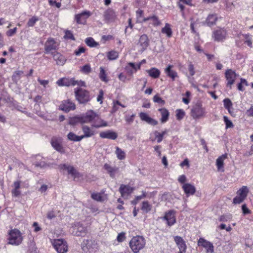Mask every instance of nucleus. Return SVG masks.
Returning a JSON list of instances; mask_svg holds the SVG:
<instances>
[{"label": "nucleus", "instance_id": "27", "mask_svg": "<svg viewBox=\"0 0 253 253\" xmlns=\"http://www.w3.org/2000/svg\"><path fill=\"white\" fill-rule=\"evenodd\" d=\"M138 43L141 47L142 51L146 50L149 45V40L147 35L146 34L141 35L139 38Z\"/></svg>", "mask_w": 253, "mask_h": 253}, {"label": "nucleus", "instance_id": "2", "mask_svg": "<svg viewBox=\"0 0 253 253\" xmlns=\"http://www.w3.org/2000/svg\"><path fill=\"white\" fill-rule=\"evenodd\" d=\"M75 95L76 100L80 104H85L89 102L92 98L88 90L81 87H77L75 89Z\"/></svg>", "mask_w": 253, "mask_h": 253}, {"label": "nucleus", "instance_id": "26", "mask_svg": "<svg viewBox=\"0 0 253 253\" xmlns=\"http://www.w3.org/2000/svg\"><path fill=\"white\" fill-rule=\"evenodd\" d=\"M99 136L102 138L115 140L118 137V134L112 130H108L100 132Z\"/></svg>", "mask_w": 253, "mask_h": 253}, {"label": "nucleus", "instance_id": "24", "mask_svg": "<svg viewBox=\"0 0 253 253\" xmlns=\"http://www.w3.org/2000/svg\"><path fill=\"white\" fill-rule=\"evenodd\" d=\"M133 190L134 188L128 185L121 184L119 188V192L123 197L129 195Z\"/></svg>", "mask_w": 253, "mask_h": 253}, {"label": "nucleus", "instance_id": "6", "mask_svg": "<svg viewBox=\"0 0 253 253\" xmlns=\"http://www.w3.org/2000/svg\"><path fill=\"white\" fill-rule=\"evenodd\" d=\"M239 76V74L236 73L235 71L232 69H227L225 72V77L227 83L226 86L230 89L232 88L233 84L235 83L236 79Z\"/></svg>", "mask_w": 253, "mask_h": 253}, {"label": "nucleus", "instance_id": "44", "mask_svg": "<svg viewBox=\"0 0 253 253\" xmlns=\"http://www.w3.org/2000/svg\"><path fill=\"white\" fill-rule=\"evenodd\" d=\"M107 57L110 60L117 59L119 57V53L115 50H111L107 53Z\"/></svg>", "mask_w": 253, "mask_h": 253}, {"label": "nucleus", "instance_id": "36", "mask_svg": "<svg viewBox=\"0 0 253 253\" xmlns=\"http://www.w3.org/2000/svg\"><path fill=\"white\" fill-rule=\"evenodd\" d=\"M162 33L167 35L168 38L172 36V32L170 28V25L169 23H166L164 27L162 29Z\"/></svg>", "mask_w": 253, "mask_h": 253}, {"label": "nucleus", "instance_id": "47", "mask_svg": "<svg viewBox=\"0 0 253 253\" xmlns=\"http://www.w3.org/2000/svg\"><path fill=\"white\" fill-rule=\"evenodd\" d=\"M135 116L136 115L135 114H132L131 115L126 114L125 115V121L127 124L130 125L133 122Z\"/></svg>", "mask_w": 253, "mask_h": 253}, {"label": "nucleus", "instance_id": "19", "mask_svg": "<svg viewBox=\"0 0 253 253\" xmlns=\"http://www.w3.org/2000/svg\"><path fill=\"white\" fill-rule=\"evenodd\" d=\"M104 21L106 23H111L115 21L116 18L115 12L112 9H107L103 14Z\"/></svg>", "mask_w": 253, "mask_h": 253}, {"label": "nucleus", "instance_id": "41", "mask_svg": "<svg viewBox=\"0 0 253 253\" xmlns=\"http://www.w3.org/2000/svg\"><path fill=\"white\" fill-rule=\"evenodd\" d=\"M249 84L247 80L244 78L240 79V82L237 84V89L239 91H244L245 90L244 86H248Z\"/></svg>", "mask_w": 253, "mask_h": 253}, {"label": "nucleus", "instance_id": "16", "mask_svg": "<svg viewBox=\"0 0 253 253\" xmlns=\"http://www.w3.org/2000/svg\"><path fill=\"white\" fill-rule=\"evenodd\" d=\"M174 241L179 249V253H185L187 246L186 245V242L184 240V239L180 236H175L174 237Z\"/></svg>", "mask_w": 253, "mask_h": 253}, {"label": "nucleus", "instance_id": "61", "mask_svg": "<svg viewBox=\"0 0 253 253\" xmlns=\"http://www.w3.org/2000/svg\"><path fill=\"white\" fill-rule=\"evenodd\" d=\"M245 199L238 195L236 196L233 200L234 204H239L243 202Z\"/></svg>", "mask_w": 253, "mask_h": 253}, {"label": "nucleus", "instance_id": "64", "mask_svg": "<svg viewBox=\"0 0 253 253\" xmlns=\"http://www.w3.org/2000/svg\"><path fill=\"white\" fill-rule=\"evenodd\" d=\"M17 30L16 27L10 29L6 32V34L8 37H12L16 33Z\"/></svg>", "mask_w": 253, "mask_h": 253}, {"label": "nucleus", "instance_id": "7", "mask_svg": "<svg viewBox=\"0 0 253 253\" xmlns=\"http://www.w3.org/2000/svg\"><path fill=\"white\" fill-rule=\"evenodd\" d=\"M52 245L58 253H66L68 251L67 243L63 239H54Z\"/></svg>", "mask_w": 253, "mask_h": 253}, {"label": "nucleus", "instance_id": "1", "mask_svg": "<svg viewBox=\"0 0 253 253\" xmlns=\"http://www.w3.org/2000/svg\"><path fill=\"white\" fill-rule=\"evenodd\" d=\"M146 242L144 238L141 236L133 237L129 241V246L134 253H138L145 247Z\"/></svg>", "mask_w": 253, "mask_h": 253}, {"label": "nucleus", "instance_id": "49", "mask_svg": "<svg viewBox=\"0 0 253 253\" xmlns=\"http://www.w3.org/2000/svg\"><path fill=\"white\" fill-rule=\"evenodd\" d=\"M185 115V113L183 110L179 109L176 110V118L177 120H181L183 119Z\"/></svg>", "mask_w": 253, "mask_h": 253}, {"label": "nucleus", "instance_id": "29", "mask_svg": "<svg viewBox=\"0 0 253 253\" xmlns=\"http://www.w3.org/2000/svg\"><path fill=\"white\" fill-rule=\"evenodd\" d=\"M82 130L84 133V134L82 135V136L83 137V138L90 137L93 136L95 133V131L92 129V128L88 126H83Z\"/></svg>", "mask_w": 253, "mask_h": 253}, {"label": "nucleus", "instance_id": "23", "mask_svg": "<svg viewBox=\"0 0 253 253\" xmlns=\"http://www.w3.org/2000/svg\"><path fill=\"white\" fill-rule=\"evenodd\" d=\"M182 188L187 197L191 195H193L196 192L195 187L190 183H184L183 184Z\"/></svg>", "mask_w": 253, "mask_h": 253}, {"label": "nucleus", "instance_id": "63", "mask_svg": "<svg viewBox=\"0 0 253 253\" xmlns=\"http://www.w3.org/2000/svg\"><path fill=\"white\" fill-rule=\"evenodd\" d=\"M85 52V48L83 46H79L77 50H76L74 52L75 54L77 56L80 55L82 53Z\"/></svg>", "mask_w": 253, "mask_h": 253}, {"label": "nucleus", "instance_id": "13", "mask_svg": "<svg viewBox=\"0 0 253 253\" xmlns=\"http://www.w3.org/2000/svg\"><path fill=\"white\" fill-rule=\"evenodd\" d=\"M198 245L202 246L206 249L207 253H213L214 247L213 244L203 238H200L198 241Z\"/></svg>", "mask_w": 253, "mask_h": 253}, {"label": "nucleus", "instance_id": "56", "mask_svg": "<svg viewBox=\"0 0 253 253\" xmlns=\"http://www.w3.org/2000/svg\"><path fill=\"white\" fill-rule=\"evenodd\" d=\"M119 105H121V103L119 101L113 102V106L111 111V113H115L119 110Z\"/></svg>", "mask_w": 253, "mask_h": 253}, {"label": "nucleus", "instance_id": "54", "mask_svg": "<svg viewBox=\"0 0 253 253\" xmlns=\"http://www.w3.org/2000/svg\"><path fill=\"white\" fill-rule=\"evenodd\" d=\"M223 120L225 124L226 129L233 127L234 126L232 122L230 120H229L227 116H224L223 117Z\"/></svg>", "mask_w": 253, "mask_h": 253}, {"label": "nucleus", "instance_id": "5", "mask_svg": "<svg viewBox=\"0 0 253 253\" xmlns=\"http://www.w3.org/2000/svg\"><path fill=\"white\" fill-rule=\"evenodd\" d=\"M72 234L76 236H84L87 233L86 227L80 222H75L71 229Z\"/></svg>", "mask_w": 253, "mask_h": 253}, {"label": "nucleus", "instance_id": "3", "mask_svg": "<svg viewBox=\"0 0 253 253\" xmlns=\"http://www.w3.org/2000/svg\"><path fill=\"white\" fill-rule=\"evenodd\" d=\"M205 108L202 107L200 102H197L191 110V116L194 119H199L206 115Z\"/></svg>", "mask_w": 253, "mask_h": 253}, {"label": "nucleus", "instance_id": "58", "mask_svg": "<svg viewBox=\"0 0 253 253\" xmlns=\"http://www.w3.org/2000/svg\"><path fill=\"white\" fill-rule=\"evenodd\" d=\"M91 69L89 64H85L81 69V71L85 74H88L91 72Z\"/></svg>", "mask_w": 253, "mask_h": 253}, {"label": "nucleus", "instance_id": "35", "mask_svg": "<svg viewBox=\"0 0 253 253\" xmlns=\"http://www.w3.org/2000/svg\"><path fill=\"white\" fill-rule=\"evenodd\" d=\"M83 124L82 115L73 117L70 118L69 124L71 125H76L78 124Z\"/></svg>", "mask_w": 253, "mask_h": 253}, {"label": "nucleus", "instance_id": "48", "mask_svg": "<svg viewBox=\"0 0 253 253\" xmlns=\"http://www.w3.org/2000/svg\"><path fill=\"white\" fill-rule=\"evenodd\" d=\"M142 194L141 195L137 196L136 197V199L137 200L139 201L141 199H142L144 198H145V197L150 198L151 197H152V196H153L155 195L154 192L148 193L146 192L145 191H142Z\"/></svg>", "mask_w": 253, "mask_h": 253}, {"label": "nucleus", "instance_id": "45", "mask_svg": "<svg viewBox=\"0 0 253 253\" xmlns=\"http://www.w3.org/2000/svg\"><path fill=\"white\" fill-rule=\"evenodd\" d=\"M23 74L22 71H17L14 73L12 76V80L16 84L20 80L21 76Z\"/></svg>", "mask_w": 253, "mask_h": 253}, {"label": "nucleus", "instance_id": "53", "mask_svg": "<svg viewBox=\"0 0 253 253\" xmlns=\"http://www.w3.org/2000/svg\"><path fill=\"white\" fill-rule=\"evenodd\" d=\"M39 21V18L36 16H33L31 18L29 19L27 22V26L28 27H33L35 23Z\"/></svg>", "mask_w": 253, "mask_h": 253}, {"label": "nucleus", "instance_id": "21", "mask_svg": "<svg viewBox=\"0 0 253 253\" xmlns=\"http://www.w3.org/2000/svg\"><path fill=\"white\" fill-rule=\"evenodd\" d=\"M164 219L167 221L168 226H171L176 222L175 213L173 211H169L164 216Z\"/></svg>", "mask_w": 253, "mask_h": 253}, {"label": "nucleus", "instance_id": "12", "mask_svg": "<svg viewBox=\"0 0 253 253\" xmlns=\"http://www.w3.org/2000/svg\"><path fill=\"white\" fill-rule=\"evenodd\" d=\"M51 144L53 148L61 154L65 153V151L62 145L61 138L53 137L51 140Z\"/></svg>", "mask_w": 253, "mask_h": 253}, {"label": "nucleus", "instance_id": "51", "mask_svg": "<svg viewBox=\"0 0 253 253\" xmlns=\"http://www.w3.org/2000/svg\"><path fill=\"white\" fill-rule=\"evenodd\" d=\"M64 38L67 40H72V41H75V38L73 34V33L71 32V31L69 30H66L65 32V35L64 36Z\"/></svg>", "mask_w": 253, "mask_h": 253}, {"label": "nucleus", "instance_id": "39", "mask_svg": "<svg viewBox=\"0 0 253 253\" xmlns=\"http://www.w3.org/2000/svg\"><path fill=\"white\" fill-rule=\"evenodd\" d=\"M100 73L99 74V78L102 82H104L106 83H108L109 80L107 77V74L103 67H100Z\"/></svg>", "mask_w": 253, "mask_h": 253}, {"label": "nucleus", "instance_id": "43", "mask_svg": "<svg viewBox=\"0 0 253 253\" xmlns=\"http://www.w3.org/2000/svg\"><path fill=\"white\" fill-rule=\"evenodd\" d=\"M85 42L88 46L90 47H96L98 43L96 42L92 37H88L85 39Z\"/></svg>", "mask_w": 253, "mask_h": 253}, {"label": "nucleus", "instance_id": "40", "mask_svg": "<svg viewBox=\"0 0 253 253\" xmlns=\"http://www.w3.org/2000/svg\"><path fill=\"white\" fill-rule=\"evenodd\" d=\"M224 108L227 109L228 112L231 114V109L232 108V103L228 98H226L223 100Z\"/></svg>", "mask_w": 253, "mask_h": 253}, {"label": "nucleus", "instance_id": "11", "mask_svg": "<svg viewBox=\"0 0 253 253\" xmlns=\"http://www.w3.org/2000/svg\"><path fill=\"white\" fill-rule=\"evenodd\" d=\"M76 109L75 103L70 99L63 100L59 106V109L67 113Z\"/></svg>", "mask_w": 253, "mask_h": 253}, {"label": "nucleus", "instance_id": "37", "mask_svg": "<svg viewBox=\"0 0 253 253\" xmlns=\"http://www.w3.org/2000/svg\"><path fill=\"white\" fill-rule=\"evenodd\" d=\"M249 192L248 188L247 186H242L237 192V195L243 197L244 199L247 196Z\"/></svg>", "mask_w": 253, "mask_h": 253}, {"label": "nucleus", "instance_id": "4", "mask_svg": "<svg viewBox=\"0 0 253 253\" xmlns=\"http://www.w3.org/2000/svg\"><path fill=\"white\" fill-rule=\"evenodd\" d=\"M23 238L19 230L14 229L10 231L8 237V243L13 245H19L21 243Z\"/></svg>", "mask_w": 253, "mask_h": 253}, {"label": "nucleus", "instance_id": "42", "mask_svg": "<svg viewBox=\"0 0 253 253\" xmlns=\"http://www.w3.org/2000/svg\"><path fill=\"white\" fill-rule=\"evenodd\" d=\"M116 154L117 158L120 160H124L126 158L125 152L119 147H116Z\"/></svg>", "mask_w": 253, "mask_h": 253}, {"label": "nucleus", "instance_id": "14", "mask_svg": "<svg viewBox=\"0 0 253 253\" xmlns=\"http://www.w3.org/2000/svg\"><path fill=\"white\" fill-rule=\"evenodd\" d=\"M60 167L61 169L67 170L68 174L71 175L74 178H79L81 176V173L72 166L64 164L61 165Z\"/></svg>", "mask_w": 253, "mask_h": 253}, {"label": "nucleus", "instance_id": "15", "mask_svg": "<svg viewBox=\"0 0 253 253\" xmlns=\"http://www.w3.org/2000/svg\"><path fill=\"white\" fill-rule=\"evenodd\" d=\"M91 126L92 127L99 128L107 126L108 123L97 114Z\"/></svg>", "mask_w": 253, "mask_h": 253}, {"label": "nucleus", "instance_id": "46", "mask_svg": "<svg viewBox=\"0 0 253 253\" xmlns=\"http://www.w3.org/2000/svg\"><path fill=\"white\" fill-rule=\"evenodd\" d=\"M152 209V205L149 204L148 201H144L142 203L141 210L145 212H149Z\"/></svg>", "mask_w": 253, "mask_h": 253}, {"label": "nucleus", "instance_id": "62", "mask_svg": "<svg viewBox=\"0 0 253 253\" xmlns=\"http://www.w3.org/2000/svg\"><path fill=\"white\" fill-rule=\"evenodd\" d=\"M126 234L125 232H121L118 234L117 240L118 242H123L126 239Z\"/></svg>", "mask_w": 253, "mask_h": 253}, {"label": "nucleus", "instance_id": "18", "mask_svg": "<svg viewBox=\"0 0 253 253\" xmlns=\"http://www.w3.org/2000/svg\"><path fill=\"white\" fill-rule=\"evenodd\" d=\"M147 21H149V25H152L154 27H158L161 24V22L159 19L158 17L155 15L150 16L146 18H143L142 19V21H140V22L144 23Z\"/></svg>", "mask_w": 253, "mask_h": 253}, {"label": "nucleus", "instance_id": "9", "mask_svg": "<svg viewBox=\"0 0 253 253\" xmlns=\"http://www.w3.org/2000/svg\"><path fill=\"white\" fill-rule=\"evenodd\" d=\"M227 36L226 30L224 28H218L212 32V37L217 42H223Z\"/></svg>", "mask_w": 253, "mask_h": 253}, {"label": "nucleus", "instance_id": "25", "mask_svg": "<svg viewBox=\"0 0 253 253\" xmlns=\"http://www.w3.org/2000/svg\"><path fill=\"white\" fill-rule=\"evenodd\" d=\"M52 57L54 60L56 62L57 65L63 66L66 61L65 57L58 52H54L52 53Z\"/></svg>", "mask_w": 253, "mask_h": 253}, {"label": "nucleus", "instance_id": "22", "mask_svg": "<svg viewBox=\"0 0 253 253\" xmlns=\"http://www.w3.org/2000/svg\"><path fill=\"white\" fill-rule=\"evenodd\" d=\"M90 14L89 11H84L75 15V20L78 24H84L86 22V19L90 16Z\"/></svg>", "mask_w": 253, "mask_h": 253}, {"label": "nucleus", "instance_id": "32", "mask_svg": "<svg viewBox=\"0 0 253 253\" xmlns=\"http://www.w3.org/2000/svg\"><path fill=\"white\" fill-rule=\"evenodd\" d=\"M104 168L105 170L107 171L110 176L112 178H114L115 177V173L118 170V168L117 167H111L110 165L108 164H105L104 165Z\"/></svg>", "mask_w": 253, "mask_h": 253}, {"label": "nucleus", "instance_id": "52", "mask_svg": "<svg viewBox=\"0 0 253 253\" xmlns=\"http://www.w3.org/2000/svg\"><path fill=\"white\" fill-rule=\"evenodd\" d=\"M154 134L155 135V138L154 139H152L151 140L152 141L157 140L158 143L161 142L163 139V137L162 136V135L160 134V132L156 130L154 132Z\"/></svg>", "mask_w": 253, "mask_h": 253}, {"label": "nucleus", "instance_id": "60", "mask_svg": "<svg viewBox=\"0 0 253 253\" xmlns=\"http://www.w3.org/2000/svg\"><path fill=\"white\" fill-rule=\"evenodd\" d=\"M143 13H144L143 10H142L140 9H138L136 11V18L137 19V22L140 23V21H142V20H140L139 19L143 17Z\"/></svg>", "mask_w": 253, "mask_h": 253}, {"label": "nucleus", "instance_id": "50", "mask_svg": "<svg viewBox=\"0 0 253 253\" xmlns=\"http://www.w3.org/2000/svg\"><path fill=\"white\" fill-rule=\"evenodd\" d=\"M91 197L94 200L98 202H102L104 200L101 194L100 193H93L91 194Z\"/></svg>", "mask_w": 253, "mask_h": 253}, {"label": "nucleus", "instance_id": "30", "mask_svg": "<svg viewBox=\"0 0 253 253\" xmlns=\"http://www.w3.org/2000/svg\"><path fill=\"white\" fill-rule=\"evenodd\" d=\"M158 111L160 113L161 115V118L160 119L162 123H166L169 119V112L167 109L165 108H160L158 109Z\"/></svg>", "mask_w": 253, "mask_h": 253}, {"label": "nucleus", "instance_id": "17", "mask_svg": "<svg viewBox=\"0 0 253 253\" xmlns=\"http://www.w3.org/2000/svg\"><path fill=\"white\" fill-rule=\"evenodd\" d=\"M97 113L92 110L86 111L85 114L82 115L83 124L92 123Z\"/></svg>", "mask_w": 253, "mask_h": 253}, {"label": "nucleus", "instance_id": "59", "mask_svg": "<svg viewBox=\"0 0 253 253\" xmlns=\"http://www.w3.org/2000/svg\"><path fill=\"white\" fill-rule=\"evenodd\" d=\"M188 70L189 72L190 76H193L195 75V68L194 67V65L191 62H190L189 64H188Z\"/></svg>", "mask_w": 253, "mask_h": 253}, {"label": "nucleus", "instance_id": "57", "mask_svg": "<svg viewBox=\"0 0 253 253\" xmlns=\"http://www.w3.org/2000/svg\"><path fill=\"white\" fill-rule=\"evenodd\" d=\"M153 101L160 104H164L165 103V101L158 94H156L153 97Z\"/></svg>", "mask_w": 253, "mask_h": 253}, {"label": "nucleus", "instance_id": "55", "mask_svg": "<svg viewBox=\"0 0 253 253\" xmlns=\"http://www.w3.org/2000/svg\"><path fill=\"white\" fill-rule=\"evenodd\" d=\"M127 64L135 72L139 70L141 68V63L135 64L132 62H129Z\"/></svg>", "mask_w": 253, "mask_h": 253}, {"label": "nucleus", "instance_id": "33", "mask_svg": "<svg viewBox=\"0 0 253 253\" xmlns=\"http://www.w3.org/2000/svg\"><path fill=\"white\" fill-rule=\"evenodd\" d=\"M149 76L154 79H157L160 77V71L156 68H151L149 70H146Z\"/></svg>", "mask_w": 253, "mask_h": 253}, {"label": "nucleus", "instance_id": "28", "mask_svg": "<svg viewBox=\"0 0 253 253\" xmlns=\"http://www.w3.org/2000/svg\"><path fill=\"white\" fill-rule=\"evenodd\" d=\"M227 158L226 153L219 156L216 160V165L219 171H224V161Z\"/></svg>", "mask_w": 253, "mask_h": 253}, {"label": "nucleus", "instance_id": "8", "mask_svg": "<svg viewBox=\"0 0 253 253\" xmlns=\"http://www.w3.org/2000/svg\"><path fill=\"white\" fill-rule=\"evenodd\" d=\"M58 48V44L55 41L54 39L52 38H49L47 39L44 44V52L46 54L50 53L52 54V51L56 50Z\"/></svg>", "mask_w": 253, "mask_h": 253}, {"label": "nucleus", "instance_id": "38", "mask_svg": "<svg viewBox=\"0 0 253 253\" xmlns=\"http://www.w3.org/2000/svg\"><path fill=\"white\" fill-rule=\"evenodd\" d=\"M67 137H68V139H69L71 141H75V142L80 141L82 139H83V137L82 136V135H81V136L77 135L76 134H75L74 133H73L72 132H69L68 134Z\"/></svg>", "mask_w": 253, "mask_h": 253}, {"label": "nucleus", "instance_id": "10", "mask_svg": "<svg viewBox=\"0 0 253 253\" xmlns=\"http://www.w3.org/2000/svg\"><path fill=\"white\" fill-rule=\"evenodd\" d=\"M56 84L59 86H75L78 84V81L74 78H62L56 82Z\"/></svg>", "mask_w": 253, "mask_h": 253}, {"label": "nucleus", "instance_id": "20", "mask_svg": "<svg viewBox=\"0 0 253 253\" xmlns=\"http://www.w3.org/2000/svg\"><path fill=\"white\" fill-rule=\"evenodd\" d=\"M139 117L141 121L145 122L148 124L155 126L158 125V122L150 117L147 113L141 112L139 114Z\"/></svg>", "mask_w": 253, "mask_h": 253}, {"label": "nucleus", "instance_id": "34", "mask_svg": "<svg viewBox=\"0 0 253 253\" xmlns=\"http://www.w3.org/2000/svg\"><path fill=\"white\" fill-rule=\"evenodd\" d=\"M217 19V17L216 14H210L206 19V24L209 27L212 26L215 24Z\"/></svg>", "mask_w": 253, "mask_h": 253}, {"label": "nucleus", "instance_id": "31", "mask_svg": "<svg viewBox=\"0 0 253 253\" xmlns=\"http://www.w3.org/2000/svg\"><path fill=\"white\" fill-rule=\"evenodd\" d=\"M173 66L169 65L165 69V73L167 75L174 81L176 77H177V74L176 71L171 69Z\"/></svg>", "mask_w": 253, "mask_h": 253}]
</instances>
